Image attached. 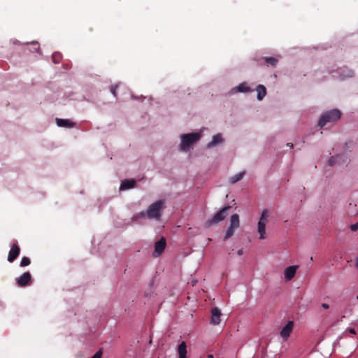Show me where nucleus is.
<instances>
[{"mask_svg":"<svg viewBox=\"0 0 358 358\" xmlns=\"http://www.w3.org/2000/svg\"><path fill=\"white\" fill-rule=\"evenodd\" d=\"M166 208L164 200H158L151 205L147 209L146 214L149 219L159 220L162 216V211Z\"/></svg>","mask_w":358,"mask_h":358,"instance_id":"obj_1","label":"nucleus"},{"mask_svg":"<svg viewBox=\"0 0 358 358\" xmlns=\"http://www.w3.org/2000/svg\"><path fill=\"white\" fill-rule=\"evenodd\" d=\"M341 117V113L338 109H333L324 113L318 122V126L323 127L327 123L335 122Z\"/></svg>","mask_w":358,"mask_h":358,"instance_id":"obj_2","label":"nucleus"},{"mask_svg":"<svg viewBox=\"0 0 358 358\" xmlns=\"http://www.w3.org/2000/svg\"><path fill=\"white\" fill-rule=\"evenodd\" d=\"M201 137L199 133H191L181 136L180 148L182 150H188L190 146Z\"/></svg>","mask_w":358,"mask_h":358,"instance_id":"obj_3","label":"nucleus"},{"mask_svg":"<svg viewBox=\"0 0 358 358\" xmlns=\"http://www.w3.org/2000/svg\"><path fill=\"white\" fill-rule=\"evenodd\" d=\"M231 207L230 206H227L222 208L220 211L216 213L211 219L208 220L206 222V227H210L213 224H217L221 221L224 220L225 217L228 215L229 211L231 209Z\"/></svg>","mask_w":358,"mask_h":358,"instance_id":"obj_4","label":"nucleus"},{"mask_svg":"<svg viewBox=\"0 0 358 358\" xmlns=\"http://www.w3.org/2000/svg\"><path fill=\"white\" fill-rule=\"evenodd\" d=\"M268 211L264 209L261 215L260 219L258 222L257 230L259 234L260 239L266 238V224L268 222Z\"/></svg>","mask_w":358,"mask_h":358,"instance_id":"obj_5","label":"nucleus"},{"mask_svg":"<svg viewBox=\"0 0 358 358\" xmlns=\"http://www.w3.org/2000/svg\"><path fill=\"white\" fill-rule=\"evenodd\" d=\"M16 284L19 287H26L31 282V275L29 272H24L22 275L15 279Z\"/></svg>","mask_w":358,"mask_h":358,"instance_id":"obj_6","label":"nucleus"},{"mask_svg":"<svg viewBox=\"0 0 358 358\" xmlns=\"http://www.w3.org/2000/svg\"><path fill=\"white\" fill-rule=\"evenodd\" d=\"M20 252V248L17 243H14L11 245V248L8 252V261L9 262H13L19 256Z\"/></svg>","mask_w":358,"mask_h":358,"instance_id":"obj_7","label":"nucleus"},{"mask_svg":"<svg viewBox=\"0 0 358 358\" xmlns=\"http://www.w3.org/2000/svg\"><path fill=\"white\" fill-rule=\"evenodd\" d=\"M293 328H294V322L292 321H289L286 324V325L282 329L280 334L284 341L287 340V338L289 337L291 333L293 331Z\"/></svg>","mask_w":358,"mask_h":358,"instance_id":"obj_8","label":"nucleus"},{"mask_svg":"<svg viewBox=\"0 0 358 358\" xmlns=\"http://www.w3.org/2000/svg\"><path fill=\"white\" fill-rule=\"evenodd\" d=\"M166 240L164 237L157 241L155 244L153 255L155 257L159 256L164 252L166 248Z\"/></svg>","mask_w":358,"mask_h":358,"instance_id":"obj_9","label":"nucleus"},{"mask_svg":"<svg viewBox=\"0 0 358 358\" xmlns=\"http://www.w3.org/2000/svg\"><path fill=\"white\" fill-rule=\"evenodd\" d=\"M220 310L217 307L213 308L211 310L210 323L214 325L219 324L220 323Z\"/></svg>","mask_w":358,"mask_h":358,"instance_id":"obj_10","label":"nucleus"},{"mask_svg":"<svg viewBox=\"0 0 358 358\" xmlns=\"http://www.w3.org/2000/svg\"><path fill=\"white\" fill-rule=\"evenodd\" d=\"M297 268V266H291L285 268V278L287 281L291 280L294 277Z\"/></svg>","mask_w":358,"mask_h":358,"instance_id":"obj_11","label":"nucleus"},{"mask_svg":"<svg viewBox=\"0 0 358 358\" xmlns=\"http://www.w3.org/2000/svg\"><path fill=\"white\" fill-rule=\"evenodd\" d=\"M136 180L134 179H126L122 181L120 190H126L135 187Z\"/></svg>","mask_w":358,"mask_h":358,"instance_id":"obj_12","label":"nucleus"},{"mask_svg":"<svg viewBox=\"0 0 358 358\" xmlns=\"http://www.w3.org/2000/svg\"><path fill=\"white\" fill-rule=\"evenodd\" d=\"M56 122H57V126L60 127L71 128V127H74V125L76 124L74 122H71V120H69L68 119L57 118Z\"/></svg>","mask_w":358,"mask_h":358,"instance_id":"obj_13","label":"nucleus"},{"mask_svg":"<svg viewBox=\"0 0 358 358\" xmlns=\"http://www.w3.org/2000/svg\"><path fill=\"white\" fill-rule=\"evenodd\" d=\"M223 141L222 135L220 134H217L213 136V139L210 142H209L207 144L208 148H211L213 147H215L220 143H222Z\"/></svg>","mask_w":358,"mask_h":358,"instance_id":"obj_14","label":"nucleus"},{"mask_svg":"<svg viewBox=\"0 0 358 358\" xmlns=\"http://www.w3.org/2000/svg\"><path fill=\"white\" fill-rule=\"evenodd\" d=\"M178 353L179 358H187V345L185 341H182L178 347Z\"/></svg>","mask_w":358,"mask_h":358,"instance_id":"obj_15","label":"nucleus"},{"mask_svg":"<svg viewBox=\"0 0 358 358\" xmlns=\"http://www.w3.org/2000/svg\"><path fill=\"white\" fill-rule=\"evenodd\" d=\"M240 225V221H239V216L238 214H234L231 215L230 218V225L229 227L231 228H233L234 229H236L239 227Z\"/></svg>","mask_w":358,"mask_h":358,"instance_id":"obj_16","label":"nucleus"},{"mask_svg":"<svg viewBox=\"0 0 358 358\" xmlns=\"http://www.w3.org/2000/svg\"><path fill=\"white\" fill-rule=\"evenodd\" d=\"M256 90L257 92V99L262 100L266 94V89L262 85H257Z\"/></svg>","mask_w":358,"mask_h":358,"instance_id":"obj_17","label":"nucleus"},{"mask_svg":"<svg viewBox=\"0 0 358 358\" xmlns=\"http://www.w3.org/2000/svg\"><path fill=\"white\" fill-rule=\"evenodd\" d=\"M343 158L342 155H335V156H332L329 158V161H328V164L330 166H334L335 164H341V159Z\"/></svg>","mask_w":358,"mask_h":358,"instance_id":"obj_18","label":"nucleus"},{"mask_svg":"<svg viewBox=\"0 0 358 358\" xmlns=\"http://www.w3.org/2000/svg\"><path fill=\"white\" fill-rule=\"evenodd\" d=\"M263 59L264 60V62L268 66H271L273 67H275L278 62V59L275 57H264Z\"/></svg>","mask_w":358,"mask_h":358,"instance_id":"obj_19","label":"nucleus"},{"mask_svg":"<svg viewBox=\"0 0 358 358\" xmlns=\"http://www.w3.org/2000/svg\"><path fill=\"white\" fill-rule=\"evenodd\" d=\"M236 90L240 92H248L252 91L246 84V83H241L238 87H236Z\"/></svg>","mask_w":358,"mask_h":358,"instance_id":"obj_20","label":"nucleus"},{"mask_svg":"<svg viewBox=\"0 0 358 358\" xmlns=\"http://www.w3.org/2000/svg\"><path fill=\"white\" fill-rule=\"evenodd\" d=\"M244 176V172L238 173L230 178V182L232 184L237 182L241 180Z\"/></svg>","mask_w":358,"mask_h":358,"instance_id":"obj_21","label":"nucleus"},{"mask_svg":"<svg viewBox=\"0 0 358 358\" xmlns=\"http://www.w3.org/2000/svg\"><path fill=\"white\" fill-rule=\"evenodd\" d=\"M234 231H235L234 229L229 227L228 229L226 231L225 236L224 237V241H226L228 238H229L230 237H231L234 234Z\"/></svg>","mask_w":358,"mask_h":358,"instance_id":"obj_22","label":"nucleus"},{"mask_svg":"<svg viewBox=\"0 0 358 358\" xmlns=\"http://www.w3.org/2000/svg\"><path fill=\"white\" fill-rule=\"evenodd\" d=\"M31 264V260L29 257H23L20 262V266L24 267L29 266Z\"/></svg>","mask_w":358,"mask_h":358,"instance_id":"obj_23","label":"nucleus"},{"mask_svg":"<svg viewBox=\"0 0 358 358\" xmlns=\"http://www.w3.org/2000/svg\"><path fill=\"white\" fill-rule=\"evenodd\" d=\"M53 62L57 64L60 62L61 55L59 53H54L52 56Z\"/></svg>","mask_w":358,"mask_h":358,"instance_id":"obj_24","label":"nucleus"},{"mask_svg":"<svg viewBox=\"0 0 358 358\" xmlns=\"http://www.w3.org/2000/svg\"><path fill=\"white\" fill-rule=\"evenodd\" d=\"M103 354V351L101 349L99 350L92 358H101Z\"/></svg>","mask_w":358,"mask_h":358,"instance_id":"obj_25","label":"nucleus"},{"mask_svg":"<svg viewBox=\"0 0 358 358\" xmlns=\"http://www.w3.org/2000/svg\"><path fill=\"white\" fill-rule=\"evenodd\" d=\"M117 88V85H113V86H111V87H110V92L113 94L114 96H117V94H116Z\"/></svg>","mask_w":358,"mask_h":358,"instance_id":"obj_26","label":"nucleus"},{"mask_svg":"<svg viewBox=\"0 0 358 358\" xmlns=\"http://www.w3.org/2000/svg\"><path fill=\"white\" fill-rule=\"evenodd\" d=\"M350 229L353 231H356L358 230V222L354 224H351L350 225Z\"/></svg>","mask_w":358,"mask_h":358,"instance_id":"obj_27","label":"nucleus"},{"mask_svg":"<svg viewBox=\"0 0 358 358\" xmlns=\"http://www.w3.org/2000/svg\"><path fill=\"white\" fill-rule=\"evenodd\" d=\"M32 44L34 45V51L37 52L39 50V45L38 44V43H32Z\"/></svg>","mask_w":358,"mask_h":358,"instance_id":"obj_28","label":"nucleus"},{"mask_svg":"<svg viewBox=\"0 0 358 358\" xmlns=\"http://www.w3.org/2000/svg\"><path fill=\"white\" fill-rule=\"evenodd\" d=\"M353 71L352 70H349L348 74L345 77L350 78L353 76Z\"/></svg>","mask_w":358,"mask_h":358,"instance_id":"obj_29","label":"nucleus"},{"mask_svg":"<svg viewBox=\"0 0 358 358\" xmlns=\"http://www.w3.org/2000/svg\"><path fill=\"white\" fill-rule=\"evenodd\" d=\"M322 307L324 309H328L329 308V306L327 303H322Z\"/></svg>","mask_w":358,"mask_h":358,"instance_id":"obj_30","label":"nucleus"},{"mask_svg":"<svg viewBox=\"0 0 358 358\" xmlns=\"http://www.w3.org/2000/svg\"><path fill=\"white\" fill-rule=\"evenodd\" d=\"M348 331L352 334H356V331H355V330L354 329H350Z\"/></svg>","mask_w":358,"mask_h":358,"instance_id":"obj_31","label":"nucleus"},{"mask_svg":"<svg viewBox=\"0 0 358 358\" xmlns=\"http://www.w3.org/2000/svg\"><path fill=\"white\" fill-rule=\"evenodd\" d=\"M243 250H242V249H240V250L238 251V252H237V253H238V255H243Z\"/></svg>","mask_w":358,"mask_h":358,"instance_id":"obj_32","label":"nucleus"},{"mask_svg":"<svg viewBox=\"0 0 358 358\" xmlns=\"http://www.w3.org/2000/svg\"><path fill=\"white\" fill-rule=\"evenodd\" d=\"M287 145L289 146V148H293V144L292 143H288Z\"/></svg>","mask_w":358,"mask_h":358,"instance_id":"obj_33","label":"nucleus"},{"mask_svg":"<svg viewBox=\"0 0 358 358\" xmlns=\"http://www.w3.org/2000/svg\"><path fill=\"white\" fill-rule=\"evenodd\" d=\"M208 358H213V356L212 355H209L208 356Z\"/></svg>","mask_w":358,"mask_h":358,"instance_id":"obj_34","label":"nucleus"},{"mask_svg":"<svg viewBox=\"0 0 358 358\" xmlns=\"http://www.w3.org/2000/svg\"><path fill=\"white\" fill-rule=\"evenodd\" d=\"M345 162H348V160H347V159H345H345H343V162H342V163H345Z\"/></svg>","mask_w":358,"mask_h":358,"instance_id":"obj_35","label":"nucleus"}]
</instances>
